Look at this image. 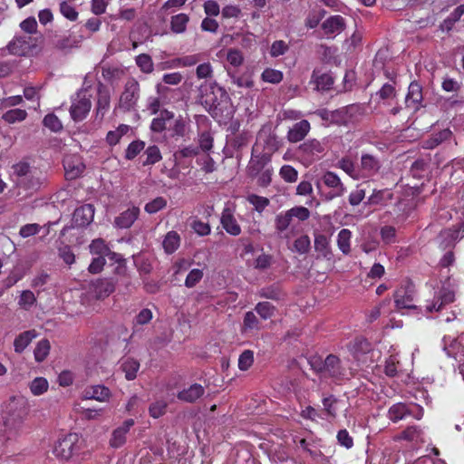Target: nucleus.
Masks as SVG:
<instances>
[{"label": "nucleus", "instance_id": "nucleus-1", "mask_svg": "<svg viewBox=\"0 0 464 464\" xmlns=\"http://www.w3.org/2000/svg\"><path fill=\"white\" fill-rule=\"evenodd\" d=\"M459 289V283L449 276L436 283L432 287L431 296L425 300L424 309L428 313H438L454 303Z\"/></svg>", "mask_w": 464, "mask_h": 464}, {"label": "nucleus", "instance_id": "nucleus-2", "mask_svg": "<svg viewBox=\"0 0 464 464\" xmlns=\"http://www.w3.org/2000/svg\"><path fill=\"white\" fill-rule=\"evenodd\" d=\"M310 217V211L305 207H294L286 211L280 212L275 218L276 233L280 238L289 241L297 232V225L294 218L299 221H305Z\"/></svg>", "mask_w": 464, "mask_h": 464}, {"label": "nucleus", "instance_id": "nucleus-3", "mask_svg": "<svg viewBox=\"0 0 464 464\" xmlns=\"http://www.w3.org/2000/svg\"><path fill=\"white\" fill-rule=\"evenodd\" d=\"M282 143L275 130L269 125L263 126L257 133L253 153L265 154V160H271V156L279 150Z\"/></svg>", "mask_w": 464, "mask_h": 464}, {"label": "nucleus", "instance_id": "nucleus-4", "mask_svg": "<svg viewBox=\"0 0 464 464\" xmlns=\"http://www.w3.org/2000/svg\"><path fill=\"white\" fill-rule=\"evenodd\" d=\"M140 94V86L134 78L126 81L122 92L120 95L118 108L123 111H130L137 106Z\"/></svg>", "mask_w": 464, "mask_h": 464}, {"label": "nucleus", "instance_id": "nucleus-5", "mask_svg": "<svg viewBox=\"0 0 464 464\" xmlns=\"http://www.w3.org/2000/svg\"><path fill=\"white\" fill-rule=\"evenodd\" d=\"M81 439L76 433H70L60 439L53 449V454L63 460L70 459L81 449Z\"/></svg>", "mask_w": 464, "mask_h": 464}, {"label": "nucleus", "instance_id": "nucleus-6", "mask_svg": "<svg viewBox=\"0 0 464 464\" xmlns=\"http://www.w3.org/2000/svg\"><path fill=\"white\" fill-rule=\"evenodd\" d=\"M37 47V41L32 35H15L8 44L11 54L18 56L30 55Z\"/></svg>", "mask_w": 464, "mask_h": 464}, {"label": "nucleus", "instance_id": "nucleus-7", "mask_svg": "<svg viewBox=\"0 0 464 464\" xmlns=\"http://www.w3.org/2000/svg\"><path fill=\"white\" fill-rule=\"evenodd\" d=\"M92 108V102L86 92H79L72 100L70 114L73 121H81L86 118Z\"/></svg>", "mask_w": 464, "mask_h": 464}, {"label": "nucleus", "instance_id": "nucleus-8", "mask_svg": "<svg viewBox=\"0 0 464 464\" xmlns=\"http://www.w3.org/2000/svg\"><path fill=\"white\" fill-rule=\"evenodd\" d=\"M319 372L322 377H332L336 380L346 378L348 375L346 368L342 364L340 359L334 354H330L325 358L323 366L319 369Z\"/></svg>", "mask_w": 464, "mask_h": 464}, {"label": "nucleus", "instance_id": "nucleus-9", "mask_svg": "<svg viewBox=\"0 0 464 464\" xmlns=\"http://www.w3.org/2000/svg\"><path fill=\"white\" fill-rule=\"evenodd\" d=\"M236 205L232 202H227L222 210L220 224L225 231L234 237L241 234V227L235 217Z\"/></svg>", "mask_w": 464, "mask_h": 464}, {"label": "nucleus", "instance_id": "nucleus-10", "mask_svg": "<svg viewBox=\"0 0 464 464\" xmlns=\"http://www.w3.org/2000/svg\"><path fill=\"white\" fill-rule=\"evenodd\" d=\"M410 415L420 420L422 417V409L415 405H406L405 403L398 402L392 405L387 413V417L392 422H398Z\"/></svg>", "mask_w": 464, "mask_h": 464}, {"label": "nucleus", "instance_id": "nucleus-11", "mask_svg": "<svg viewBox=\"0 0 464 464\" xmlns=\"http://www.w3.org/2000/svg\"><path fill=\"white\" fill-rule=\"evenodd\" d=\"M443 351L459 363L464 362V332L457 338L444 336L442 338Z\"/></svg>", "mask_w": 464, "mask_h": 464}, {"label": "nucleus", "instance_id": "nucleus-12", "mask_svg": "<svg viewBox=\"0 0 464 464\" xmlns=\"http://www.w3.org/2000/svg\"><path fill=\"white\" fill-rule=\"evenodd\" d=\"M322 179L326 187L332 188V191H330L326 197L327 199L342 197L345 193L346 188L335 173L327 171L323 176Z\"/></svg>", "mask_w": 464, "mask_h": 464}, {"label": "nucleus", "instance_id": "nucleus-13", "mask_svg": "<svg viewBox=\"0 0 464 464\" xmlns=\"http://www.w3.org/2000/svg\"><path fill=\"white\" fill-rule=\"evenodd\" d=\"M134 423V420L128 419L124 420L121 426L114 429L111 432V436L109 441L110 446L117 449L124 445L126 442L127 434Z\"/></svg>", "mask_w": 464, "mask_h": 464}, {"label": "nucleus", "instance_id": "nucleus-14", "mask_svg": "<svg viewBox=\"0 0 464 464\" xmlns=\"http://www.w3.org/2000/svg\"><path fill=\"white\" fill-rule=\"evenodd\" d=\"M94 207L85 204L76 208L72 216V223L75 227H83L91 224L94 218Z\"/></svg>", "mask_w": 464, "mask_h": 464}, {"label": "nucleus", "instance_id": "nucleus-15", "mask_svg": "<svg viewBox=\"0 0 464 464\" xmlns=\"http://www.w3.org/2000/svg\"><path fill=\"white\" fill-rule=\"evenodd\" d=\"M394 302L398 309L414 308L412 286L408 285L398 288L394 294Z\"/></svg>", "mask_w": 464, "mask_h": 464}, {"label": "nucleus", "instance_id": "nucleus-16", "mask_svg": "<svg viewBox=\"0 0 464 464\" xmlns=\"http://www.w3.org/2000/svg\"><path fill=\"white\" fill-rule=\"evenodd\" d=\"M63 167L65 175L69 179L78 178L84 170V165L82 161L76 155L66 156L63 159Z\"/></svg>", "mask_w": 464, "mask_h": 464}, {"label": "nucleus", "instance_id": "nucleus-17", "mask_svg": "<svg viewBox=\"0 0 464 464\" xmlns=\"http://www.w3.org/2000/svg\"><path fill=\"white\" fill-rule=\"evenodd\" d=\"M140 208L136 206H131L125 211L121 212L114 219V227L118 228H129L137 220L140 215Z\"/></svg>", "mask_w": 464, "mask_h": 464}, {"label": "nucleus", "instance_id": "nucleus-18", "mask_svg": "<svg viewBox=\"0 0 464 464\" xmlns=\"http://www.w3.org/2000/svg\"><path fill=\"white\" fill-rule=\"evenodd\" d=\"M421 102L422 88L418 82H412L409 86L408 93L406 95V106L413 111H418L422 106Z\"/></svg>", "mask_w": 464, "mask_h": 464}, {"label": "nucleus", "instance_id": "nucleus-19", "mask_svg": "<svg viewBox=\"0 0 464 464\" xmlns=\"http://www.w3.org/2000/svg\"><path fill=\"white\" fill-rule=\"evenodd\" d=\"M407 440L415 445L424 443V434L421 429L418 426H410L405 429L401 434L394 437V440Z\"/></svg>", "mask_w": 464, "mask_h": 464}, {"label": "nucleus", "instance_id": "nucleus-20", "mask_svg": "<svg viewBox=\"0 0 464 464\" xmlns=\"http://www.w3.org/2000/svg\"><path fill=\"white\" fill-rule=\"evenodd\" d=\"M89 249L92 256H105L114 261L118 260V255L112 252L102 238L92 240L89 246Z\"/></svg>", "mask_w": 464, "mask_h": 464}, {"label": "nucleus", "instance_id": "nucleus-21", "mask_svg": "<svg viewBox=\"0 0 464 464\" xmlns=\"http://www.w3.org/2000/svg\"><path fill=\"white\" fill-rule=\"evenodd\" d=\"M310 130V123L302 120L295 123L287 132V139L290 142L295 143L302 140Z\"/></svg>", "mask_w": 464, "mask_h": 464}, {"label": "nucleus", "instance_id": "nucleus-22", "mask_svg": "<svg viewBox=\"0 0 464 464\" xmlns=\"http://www.w3.org/2000/svg\"><path fill=\"white\" fill-rule=\"evenodd\" d=\"M344 26V19L341 15L330 16L322 24L325 34H339L343 31Z\"/></svg>", "mask_w": 464, "mask_h": 464}, {"label": "nucleus", "instance_id": "nucleus-23", "mask_svg": "<svg viewBox=\"0 0 464 464\" xmlns=\"http://www.w3.org/2000/svg\"><path fill=\"white\" fill-rule=\"evenodd\" d=\"M380 169V163L377 159L370 154H364L361 159L362 177H372Z\"/></svg>", "mask_w": 464, "mask_h": 464}, {"label": "nucleus", "instance_id": "nucleus-24", "mask_svg": "<svg viewBox=\"0 0 464 464\" xmlns=\"http://www.w3.org/2000/svg\"><path fill=\"white\" fill-rule=\"evenodd\" d=\"M205 392V389L202 385L194 383L188 388L182 390L178 393V398L180 401L186 402H194L199 399Z\"/></svg>", "mask_w": 464, "mask_h": 464}, {"label": "nucleus", "instance_id": "nucleus-25", "mask_svg": "<svg viewBox=\"0 0 464 464\" xmlns=\"http://www.w3.org/2000/svg\"><path fill=\"white\" fill-rule=\"evenodd\" d=\"M111 397L110 390L103 385H94L84 391V398L96 400L101 402L107 401Z\"/></svg>", "mask_w": 464, "mask_h": 464}, {"label": "nucleus", "instance_id": "nucleus-26", "mask_svg": "<svg viewBox=\"0 0 464 464\" xmlns=\"http://www.w3.org/2000/svg\"><path fill=\"white\" fill-rule=\"evenodd\" d=\"M37 335L35 330H28L20 334L14 341V352L17 353H23Z\"/></svg>", "mask_w": 464, "mask_h": 464}, {"label": "nucleus", "instance_id": "nucleus-27", "mask_svg": "<svg viewBox=\"0 0 464 464\" xmlns=\"http://www.w3.org/2000/svg\"><path fill=\"white\" fill-rule=\"evenodd\" d=\"M173 113L169 111H163L160 116L152 120L150 124L151 130L160 132L167 128H170Z\"/></svg>", "mask_w": 464, "mask_h": 464}, {"label": "nucleus", "instance_id": "nucleus-28", "mask_svg": "<svg viewBox=\"0 0 464 464\" xmlns=\"http://www.w3.org/2000/svg\"><path fill=\"white\" fill-rule=\"evenodd\" d=\"M270 160H265V154L263 153H253L252 158L248 163L247 169L251 176H256L260 171L266 169V166Z\"/></svg>", "mask_w": 464, "mask_h": 464}, {"label": "nucleus", "instance_id": "nucleus-29", "mask_svg": "<svg viewBox=\"0 0 464 464\" xmlns=\"http://www.w3.org/2000/svg\"><path fill=\"white\" fill-rule=\"evenodd\" d=\"M202 60L201 53H194L188 54L184 56L178 57L171 62L170 67L173 68H182V67H191L198 64Z\"/></svg>", "mask_w": 464, "mask_h": 464}, {"label": "nucleus", "instance_id": "nucleus-30", "mask_svg": "<svg viewBox=\"0 0 464 464\" xmlns=\"http://www.w3.org/2000/svg\"><path fill=\"white\" fill-rule=\"evenodd\" d=\"M121 369L125 374V378L132 381L137 377L140 369V362L132 358H125L121 362Z\"/></svg>", "mask_w": 464, "mask_h": 464}, {"label": "nucleus", "instance_id": "nucleus-31", "mask_svg": "<svg viewBox=\"0 0 464 464\" xmlns=\"http://www.w3.org/2000/svg\"><path fill=\"white\" fill-rule=\"evenodd\" d=\"M180 245V237L176 231H169L166 234L162 246L167 254L174 253Z\"/></svg>", "mask_w": 464, "mask_h": 464}, {"label": "nucleus", "instance_id": "nucleus-32", "mask_svg": "<svg viewBox=\"0 0 464 464\" xmlns=\"http://www.w3.org/2000/svg\"><path fill=\"white\" fill-rule=\"evenodd\" d=\"M357 111V107L354 105L344 107L336 110L332 113V118L338 123L346 124L351 121L352 116Z\"/></svg>", "mask_w": 464, "mask_h": 464}, {"label": "nucleus", "instance_id": "nucleus-33", "mask_svg": "<svg viewBox=\"0 0 464 464\" xmlns=\"http://www.w3.org/2000/svg\"><path fill=\"white\" fill-rule=\"evenodd\" d=\"M392 198V193L389 189L374 190L365 204L386 205Z\"/></svg>", "mask_w": 464, "mask_h": 464}, {"label": "nucleus", "instance_id": "nucleus-34", "mask_svg": "<svg viewBox=\"0 0 464 464\" xmlns=\"http://www.w3.org/2000/svg\"><path fill=\"white\" fill-rule=\"evenodd\" d=\"M189 17L188 14L180 13L173 15L170 20V29L175 34H182L186 31Z\"/></svg>", "mask_w": 464, "mask_h": 464}, {"label": "nucleus", "instance_id": "nucleus-35", "mask_svg": "<svg viewBox=\"0 0 464 464\" xmlns=\"http://www.w3.org/2000/svg\"><path fill=\"white\" fill-rule=\"evenodd\" d=\"M130 130V127L127 124L119 125L114 130H110L106 135V141L110 146L118 144L125 134Z\"/></svg>", "mask_w": 464, "mask_h": 464}, {"label": "nucleus", "instance_id": "nucleus-36", "mask_svg": "<svg viewBox=\"0 0 464 464\" xmlns=\"http://www.w3.org/2000/svg\"><path fill=\"white\" fill-rule=\"evenodd\" d=\"M351 238L352 232L347 228H343L338 233L337 246L340 251L344 255H348L351 251Z\"/></svg>", "mask_w": 464, "mask_h": 464}, {"label": "nucleus", "instance_id": "nucleus-37", "mask_svg": "<svg viewBox=\"0 0 464 464\" xmlns=\"http://www.w3.org/2000/svg\"><path fill=\"white\" fill-rule=\"evenodd\" d=\"M111 97L110 93L106 90L100 89L98 93L96 113L102 118L108 111L110 108Z\"/></svg>", "mask_w": 464, "mask_h": 464}, {"label": "nucleus", "instance_id": "nucleus-38", "mask_svg": "<svg viewBox=\"0 0 464 464\" xmlns=\"http://www.w3.org/2000/svg\"><path fill=\"white\" fill-rule=\"evenodd\" d=\"M51 349L50 342L47 339L39 341L34 348V355L37 362H44L49 355Z\"/></svg>", "mask_w": 464, "mask_h": 464}, {"label": "nucleus", "instance_id": "nucleus-39", "mask_svg": "<svg viewBox=\"0 0 464 464\" xmlns=\"http://www.w3.org/2000/svg\"><path fill=\"white\" fill-rule=\"evenodd\" d=\"M27 117V112L23 109H11L2 115L3 121L9 124L21 122Z\"/></svg>", "mask_w": 464, "mask_h": 464}, {"label": "nucleus", "instance_id": "nucleus-40", "mask_svg": "<svg viewBox=\"0 0 464 464\" xmlns=\"http://www.w3.org/2000/svg\"><path fill=\"white\" fill-rule=\"evenodd\" d=\"M29 388L34 396H40L48 391L49 382L44 377H36L30 382Z\"/></svg>", "mask_w": 464, "mask_h": 464}, {"label": "nucleus", "instance_id": "nucleus-41", "mask_svg": "<svg viewBox=\"0 0 464 464\" xmlns=\"http://www.w3.org/2000/svg\"><path fill=\"white\" fill-rule=\"evenodd\" d=\"M167 207V199L163 197H157L154 199L148 202L144 210L148 214H155Z\"/></svg>", "mask_w": 464, "mask_h": 464}, {"label": "nucleus", "instance_id": "nucleus-42", "mask_svg": "<svg viewBox=\"0 0 464 464\" xmlns=\"http://www.w3.org/2000/svg\"><path fill=\"white\" fill-rule=\"evenodd\" d=\"M36 302V297L34 294L30 290H24L21 292L18 304L21 308L24 310H29L33 307V305Z\"/></svg>", "mask_w": 464, "mask_h": 464}, {"label": "nucleus", "instance_id": "nucleus-43", "mask_svg": "<svg viewBox=\"0 0 464 464\" xmlns=\"http://www.w3.org/2000/svg\"><path fill=\"white\" fill-rule=\"evenodd\" d=\"M144 156L146 159L143 161V165L155 164L162 158L160 149L155 145L148 147L144 151Z\"/></svg>", "mask_w": 464, "mask_h": 464}, {"label": "nucleus", "instance_id": "nucleus-44", "mask_svg": "<svg viewBox=\"0 0 464 464\" xmlns=\"http://www.w3.org/2000/svg\"><path fill=\"white\" fill-rule=\"evenodd\" d=\"M136 64L144 73H150L153 72V62L149 54L141 53L136 57Z\"/></svg>", "mask_w": 464, "mask_h": 464}, {"label": "nucleus", "instance_id": "nucleus-45", "mask_svg": "<svg viewBox=\"0 0 464 464\" xmlns=\"http://www.w3.org/2000/svg\"><path fill=\"white\" fill-rule=\"evenodd\" d=\"M338 400L334 396H329L323 399L324 410L328 417H336L338 411Z\"/></svg>", "mask_w": 464, "mask_h": 464}, {"label": "nucleus", "instance_id": "nucleus-46", "mask_svg": "<svg viewBox=\"0 0 464 464\" xmlns=\"http://www.w3.org/2000/svg\"><path fill=\"white\" fill-rule=\"evenodd\" d=\"M256 311L264 320H267L274 316L275 306L269 302H260L256 305Z\"/></svg>", "mask_w": 464, "mask_h": 464}, {"label": "nucleus", "instance_id": "nucleus-47", "mask_svg": "<svg viewBox=\"0 0 464 464\" xmlns=\"http://www.w3.org/2000/svg\"><path fill=\"white\" fill-rule=\"evenodd\" d=\"M213 72V66L209 62L201 63L196 68V76L198 80L211 79Z\"/></svg>", "mask_w": 464, "mask_h": 464}, {"label": "nucleus", "instance_id": "nucleus-48", "mask_svg": "<svg viewBox=\"0 0 464 464\" xmlns=\"http://www.w3.org/2000/svg\"><path fill=\"white\" fill-rule=\"evenodd\" d=\"M311 246L310 238L307 235H303L296 238L294 242L293 250L300 255L306 254Z\"/></svg>", "mask_w": 464, "mask_h": 464}, {"label": "nucleus", "instance_id": "nucleus-49", "mask_svg": "<svg viewBox=\"0 0 464 464\" xmlns=\"http://www.w3.org/2000/svg\"><path fill=\"white\" fill-rule=\"evenodd\" d=\"M338 167L354 179L361 178V174L356 170L353 162L350 159L343 158L339 160Z\"/></svg>", "mask_w": 464, "mask_h": 464}, {"label": "nucleus", "instance_id": "nucleus-50", "mask_svg": "<svg viewBox=\"0 0 464 464\" xmlns=\"http://www.w3.org/2000/svg\"><path fill=\"white\" fill-rule=\"evenodd\" d=\"M247 201L254 206L255 209L261 213L269 205L270 201L267 198L261 197L256 194H251L247 197Z\"/></svg>", "mask_w": 464, "mask_h": 464}, {"label": "nucleus", "instance_id": "nucleus-51", "mask_svg": "<svg viewBox=\"0 0 464 464\" xmlns=\"http://www.w3.org/2000/svg\"><path fill=\"white\" fill-rule=\"evenodd\" d=\"M254 362V353L251 350H245L238 358V368L241 371H247Z\"/></svg>", "mask_w": 464, "mask_h": 464}, {"label": "nucleus", "instance_id": "nucleus-52", "mask_svg": "<svg viewBox=\"0 0 464 464\" xmlns=\"http://www.w3.org/2000/svg\"><path fill=\"white\" fill-rule=\"evenodd\" d=\"M44 125L52 131L57 132L63 129V124L59 118L53 113L47 114L43 121Z\"/></svg>", "mask_w": 464, "mask_h": 464}, {"label": "nucleus", "instance_id": "nucleus-53", "mask_svg": "<svg viewBox=\"0 0 464 464\" xmlns=\"http://www.w3.org/2000/svg\"><path fill=\"white\" fill-rule=\"evenodd\" d=\"M283 79L282 72L271 68L266 69L262 72V80L270 83H278Z\"/></svg>", "mask_w": 464, "mask_h": 464}, {"label": "nucleus", "instance_id": "nucleus-54", "mask_svg": "<svg viewBox=\"0 0 464 464\" xmlns=\"http://www.w3.org/2000/svg\"><path fill=\"white\" fill-rule=\"evenodd\" d=\"M464 14V5H459L450 14V16L444 20L442 28H446L450 30L453 24L457 22L462 15Z\"/></svg>", "mask_w": 464, "mask_h": 464}, {"label": "nucleus", "instance_id": "nucleus-55", "mask_svg": "<svg viewBox=\"0 0 464 464\" xmlns=\"http://www.w3.org/2000/svg\"><path fill=\"white\" fill-rule=\"evenodd\" d=\"M145 143L141 140H135L129 144L125 158L127 160H133L141 150H143Z\"/></svg>", "mask_w": 464, "mask_h": 464}, {"label": "nucleus", "instance_id": "nucleus-56", "mask_svg": "<svg viewBox=\"0 0 464 464\" xmlns=\"http://www.w3.org/2000/svg\"><path fill=\"white\" fill-rule=\"evenodd\" d=\"M227 61L234 67H239L244 63V56L237 49H229L227 53Z\"/></svg>", "mask_w": 464, "mask_h": 464}, {"label": "nucleus", "instance_id": "nucleus-57", "mask_svg": "<svg viewBox=\"0 0 464 464\" xmlns=\"http://www.w3.org/2000/svg\"><path fill=\"white\" fill-rule=\"evenodd\" d=\"M314 248L317 252L322 253L324 256L329 252V240L324 235H316L314 237Z\"/></svg>", "mask_w": 464, "mask_h": 464}, {"label": "nucleus", "instance_id": "nucleus-58", "mask_svg": "<svg viewBox=\"0 0 464 464\" xmlns=\"http://www.w3.org/2000/svg\"><path fill=\"white\" fill-rule=\"evenodd\" d=\"M289 49L288 44L283 40L275 41L270 48V55L272 57H278L285 54Z\"/></svg>", "mask_w": 464, "mask_h": 464}, {"label": "nucleus", "instance_id": "nucleus-59", "mask_svg": "<svg viewBox=\"0 0 464 464\" xmlns=\"http://www.w3.org/2000/svg\"><path fill=\"white\" fill-rule=\"evenodd\" d=\"M61 14L70 21H75L78 18V12L74 6L67 2H62L60 4Z\"/></svg>", "mask_w": 464, "mask_h": 464}, {"label": "nucleus", "instance_id": "nucleus-60", "mask_svg": "<svg viewBox=\"0 0 464 464\" xmlns=\"http://www.w3.org/2000/svg\"><path fill=\"white\" fill-rule=\"evenodd\" d=\"M314 82L317 90H328L333 85L334 81L331 75L323 73L319 76H314Z\"/></svg>", "mask_w": 464, "mask_h": 464}, {"label": "nucleus", "instance_id": "nucleus-61", "mask_svg": "<svg viewBox=\"0 0 464 464\" xmlns=\"http://www.w3.org/2000/svg\"><path fill=\"white\" fill-rule=\"evenodd\" d=\"M203 277L201 269H192L186 277L185 285L188 288L194 287Z\"/></svg>", "mask_w": 464, "mask_h": 464}, {"label": "nucleus", "instance_id": "nucleus-62", "mask_svg": "<svg viewBox=\"0 0 464 464\" xmlns=\"http://www.w3.org/2000/svg\"><path fill=\"white\" fill-rule=\"evenodd\" d=\"M191 227L196 234L201 237L208 236L211 232L209 224L199 219H195L191 224Z\"/></svg>", "mask_w": 464, "mask_h": 464}, {"label": "nucleus", "instance_id": "nucleus-63", "mask_svg": "<svg viewBox=\"0 0 464 464\" xmlns=\"http://www.w3.org/2000/svg\"><path fill=\"white\" fill-rule=\"evenodd\" d=\"M5 430L10 436L17 435L23 426V420L21 418L9 419L5 422Z\"/></svg>", "mask_w": 464, "mask_h": 464}, {"label": "nucleus", "instance_id": "nucleus-64", "mask_svg": "<svg viewBox=\"0 0 464 464\" xmlns=\"http://www.w3.org/2000/svg\"><path fill=\"white\" fill-rule=\"evenodd\" d=\"M279 174L286 182H295L297 179V171L290 165H284Z\"/></svg>", "mask_w": 464, "mask_h": 464}]
</instances>
